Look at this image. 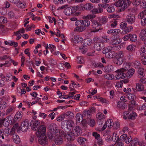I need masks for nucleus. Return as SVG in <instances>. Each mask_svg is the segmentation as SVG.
Here are the masks:
<instances>
[{"label": "nucleus", "mask_w": 146, "mask_h": 146, "mask_svg": "<svg viewBox=\"0 0 146 146\" xmlns=\"http://www.w3.org/2000/svg\"><path fill=\"white\" fill-rule=\"evenodd\" d=\"M60 133L61 135L65 136L68 140L73 141L75 139V137L81 135L82 133V131L81 127L78 126L75 127L71 132L67 135L66 132L62 130L60 131Z\"/></svg>", "instance_id": "f257e3e1"}, {"label": "nucleus", "mask_w": 146, "mask_h": 146, "mask_svg": "<svg viewBox=\"0 0 146 146\" xmlns=\"http://www.w3.org/2000/svg\"><path fill=\"white\" fill-rule=\"evenodd\" d=\"M74 123L72 120H64L61 123V128L67 133L66 135L70 132Z\"/></svg>", "instance_id": "f03ea898"}, {"label": "nucleus", "mask_w": 146, "mask_h": 146, "mask_svg": "<svg viewBox=\"0 0 146 146\" xmlns=\"http://www.w3.org/2000/svg\"><path fill=\"white\" fill-rule=\"evenodd\" d=\"M131 3V2L129 0H119L115 3L114 5L117 7H120V11H123Z\"/></svg>", "instance_id": "7ed1b4c3"}, {"label": "nucleus", "mask_w": 146, "mask_h": 146, "mask_svg": "<svg viewBox=\"0 0 146 146\" xmlns=\"http://www.w3.org/2000/svg\"><path fill=\"white\" fill-rule=\"evenodd\" d=\"M96 15L94 14H89L87 16L83 17L84 20H82L83 27L85 28L86 27L89 26L90 24V22L87 19H90L95 17Z\"/></svg>", "instance_id": "20e7f679"}, {"label": "nucleus", "mask_w": 146, "mask_h": 146, "mask_svg": "<svg viewBox=\"0 0 146 146\" xmlns=\"http://www.w3.org/2000/svg\"><path fill=\"white\" fill-rule=\"evenodd\" d=\"M92 22L91 26L92 28V32H97L101 29V25L97 20H92Z\"/></svg>", "instance_id": "39448f33"}, {"label": "nucleus", "mask_w": 146, "mask_h": 146, "mask_svg": "<svg viewBox=\"0 0 146 146\" xmlns=\"http://www.w3.org/2000/svg\"><path fill=\"white\" fill-rule=\"evenodd\" d=\"M82 22V20L77 21L75 22V25L76 27L74 29V31L81 32L85 29V28H84V27H83Z\"/></svg>", "instance_id": "423d86ee"}, {"label": "nucleus", "mask_w": 146, "mask_h": 146, "mask_svg": "<svg viewBox=\"0 0 146 146\" xmlns=\"http://www.w3.org/2000/svg\"><path fill=\"white\" fill-rule=\"evenodd\" d=\"M139 18L141 19V23L143 26L146 25V11H143L140 13L138 15Z\"/></svg>", "instance_id": "0eeeda50"}, {"label": "nucleus", "mask_w": 146, "mask_h": 146, "mask_svg": "<svg viewBox=\"0 0 146 146\" xmlns=\"http://www.w3.org/2000/svg\"><path fill=\"white\" fill-rule=\"evenodd\" d=\"M36 135L37 137H40L44 135L46 132V127L44 125H40L36 130Z\"/></svg>", "instance_id": "6e6552de"}, {"label": "nucleus", "mask_w": 146, "mask_h": 146, "mask_svg": "<svg viewBox=\"0 0 146 146\" xmlns=\"http://www.w3.org/2000/svg\"><path fill=\"white\" fill-rule=\"evenodd\" d=\"M115 72L117 73L115 76L117 79H123L126 77L125 72L121 69L117 70Z\"/></svg>", "instance_id": "1a4fd4ad"}, {"label": "nucleus", "mask_w": 146, "mask_h": 146, "mask_svg": "<svg viewBox=\"0 0 146 146\" xmlns=\"http://www.w3.org/2000/svg\"><path fill=\"white\" fill-rule=\"evenodd\" d=\"M29 121L27 119H26L21 123V129L23 132L26 131L29 127Z\"/></svg>", "instance_id": "9d476101"}, {"label": "nucleus", "mask_w": 146, "mask_h": 146, "mask_svg": "<svg viewBox=\"0 0 146 146\" xmlns=\"http://www.w3.org/2000/svg\"><path fill=\"white\" fill-rule=\"evenodd\" d=\"M80 7L82 11L85 10H90L93 7V5L92 3H88L86 4H81L80 5Z\"/></svg>", "instance_id": "9b49d317"}, {"label": "nucleus", "mask_w": 146, "mask_h": 146, "mask_svg": "<svg viewBox=\"0 0 146 146\" xmlns=\"http://www.w3.org/2000/svg\"><path fill=\"white\" fill-rule=\"evenodd\" d=\"M38 137H39L38 139V141L40 144L44 145L47 143L48 139L47 137L45 135H42L41 136Z\"/></svg>", "instance_id": "f8f14e48"}, {"label": "nucleus", "mask_w": 146, "mask_h": 146, "mask_svg": "<svg viewBox=\"0 0 146 146\" xmlns=\"http://www.w3.org/2000/svg\"><path fill=\"white\" fill-rule=\"evenodd\" d=\"M61 130H60V131ZM60 131H59V132ZM59 136H56L55 139V143L57 145H59L61 144L63 142V140L62 138H61V136L64 137L66 138L65 136H63V135H61V134L59 132Z\"/></svg>", "instance_id": "ddd939ff"}, {"label": "nucleus", "mask_w": 146, "mask_h": 146, "mask_svg": "<svg viewBox=\"0 0 146 146\" xmlns=\"http://www.w3.org/2000/svg\"><path fill=\"white\" fill-rule=\"evenodd\" d=\"M135 20V18L134 15L131 14H129L127 15V18L126 19V21L129 24H132L133 23Z\"/></svg>", "instance_id": "4468645a"}, {"label": "nucleus", "mask_w": 146, "mask_h": 146, "mask_svg": "<svg viewBox=\"0 0 146 146\" xmlns=\"http://www.w3.org/2000/svg\"><path fill=\"white\" fill-rule=\"evenodd\" d=\"M23 115V113L21 111H18L16 113L14 117L15 121H19L21 119Z\"/></svg>", "instance_id": "2eb2a0df"}, {"label": "nucleus", "mask_w": 146, "mask_h": 146, "mask_svg": "<svg viewBox=\"0 0 146 146\" xmlns=\"http://www.w3.org/2000/svg\"><path fill=\"white\" fill-rule=\"evenodd\" d=\"M65 117L68 119H72L74 117V115L73 113L71 111H68L64 113Z\"/></svg>", "instance_id": "dca6fc26"}, {"label": "nucleus", "mask_w": 146, "mask_h": 146, "mask_svg": "<svg viewBox=\"0 0 146 146\" xmlns=\"http://www.w3.org/2000/svg\"><path fill=\"white\" fill-rule=\"evenodd\" d=\"M144 2L145 3L143 2L141 3V0H133L132 3L134 5L136 6H138L140 4H145L144 7H146V0H144Z\"/></svg>", "instance_id": "f3484780"}, {"label": "nucleus", "mask_w": 146, "mask_h": 146, "mask_svg": "<svg viewBox=\"0 0 146 146\" xmlns=\"http://www.w3.org/2000/svg\"><path fill=\"white\" fill-rule=\"evenodd\" d=\"M21 129L20 127L19 126V123H16L14 124L11 130V132L17 131L18 132Z\"/></svg>", "instance_id": "a211bd4d"}, {"label": "nucleus", "mask_w": 146, "mask_h": 146, "mask_svg": "<svg viewBox=\"0 0 146 146\" xmlns=\"http://www.w3.org/2000/svg\"><path fill=\"white\" fill-rule=\"evenodd\" d=\"M133 29V28L132 27L130 26L127 27V26L121 32V34H127L132 31Z\"/></svg>", "instance_id": "6ab92c4d"}, {"label": "nucleus", "mask_w": 146, "mask_h": 146, "mask_svg": "<svg viewBox=\"0 0 146 146\" xmlns=\"http://www.w3.org/2000/svg\"><path fill=\"white\" fill-rule=\"evenodd\" d=\"M103 9L101 7L94 8L91 10V12L93 14H98L100 13L103 11Z\"/></svg>", "instance_id": "aec40b11"}, {"label": "nucleus", "mask_w": 146, "mask_h": 146, "mask_svg": "<svg viewBox=\"0 0 146 146\" xmlns=\"http://www.w3.org/2000/svg\"><path fill=\"white\" fill-rule=\"evenodd\" d=\"M139 56L140 57H143L144 56L146 55V49L145 47H141L139 50Z\"/></svg>", "instance_id": "412c9836"}, {"label": "nucleus", "mask_w": 146, "mask_h": 146, "mask_svg": "<svg viewBox=\"0 0 146 146\" xmlns=\"http://www.w3.org/2000/svg\"><path fill=\"white\" fill-rule=\"evenodd\" d=\"M131 63L132 67L136 69H138L141 67V63L139 61L136 60Z\"/></svg>", "instance_id": "4be33fe9"}, {"label": "nucleus", "mask_w": 146, "mask_h": 146, "mask_svg": "<svg viewBox=\"0 0 146 146\" xmlns=\"http://www.w3.org/2000/svg\"><path fill=\"white\" fill-rule=\"evenodd\" d=\"M13 139L14 142L16 143H20V139L19 136L16 134H13Z\"/></svg>", "instance_id": "5701e85b"}, {"label": "nucleus", "mask_w": 146, "mask_h": 146, "mask_svg": "<svg viewBox=\"0 0 146 146\" xmlns=\"http://www.w3.org/2000/svg\"><path fill=\"white\" fill-rule=\"evenodd\" d=\"M4 43L6 45H9L10 46H13L15 47L17 46H18V43L17 42H15L13 40H9L7 41H5Z\"/></svg>", "instance_id": "b1692460"}, {"label": "nucleus", "mask_w": 146, "mask_h": 146, "mask_svg": "<svg viewBox=\"0 0 146 146\" xmlns=\"http://www.w3.org/2000/svg\"><path fill=\"white\" fill-rule=\"evenodd\" d=\"M103 47L102 46L101 43L99 42L95 43L94 46V49L98 51L101 50Z\"/></svg>", "instance_id": "393cba45"}, {"label": "nucleus", "mask_w": 146, "mask_h": 146, "mask_svg": "<svg viewBox=\"0 0 146 146\" xmlns=\"http://www.w3.org/2000/svg\"><path fill=\"white\" fill-rule=\"evenodd\" d=\"M132 64L131 62H126L124 63L122 69H121L125 72V71L128 69L131 65Z\"/></svg>", "instance_id": "a878e982"}, {"label": "nucleus", "mask_w": 146, "mask_h": 146, "mask_svg": "<svg viewBox=\"0 0 146 146\" xmlns=\"http://www.w3.org/2000/svg\"><path fill=\"white\" fill-rule=\"evenodd\" d=\"M135 72V70L133 68H132L129 69L128 72L126 73V76H127L128 78H131L134 74Z\"/></svg>", "instance_id": "bb28decb"}, {"label": "nucleus", "mask_w": 146, "mask_h": 146, "mask_svg": "<svg viewBox=\"0 0 146 146\" xmlns=\"http://www.w3.org/2000/svg\"><path fill=\"white\" fill-rule=\"evenodd\" d=\"M137 71L138 76L139 78L143 77L145 75L144 69L142 68H140L138 69Z\"/></svg>", "instance_id": "cd10ccee"}, {"label": "nucleus", "mask_w": 146, "mask_h": 146, "mask_svg": "<svg viewBox=\"0 0 146 146\" xmlns=\"http://www.w3.org/2000/svg\"><path fill=\"white\" fill-rule=\"evenodd\" d=\"M50 127H53L52 129L53 131V132L56 133H58L57 135H58V132L59 133L60 130L59 131L58 130L57 125L56 124L52 123L50 125Z\"/></svg>", "instance_id": "c85d7f7f"}, {"label": "nucleus", "mask_w": 146, "mask_h": 146, "mask_svg": "<svg viewBox=\"0 0 146 146\" xmlns=\"http://www.w3.org/2000/svg\"><path fill=\"white\" fill-rule=\"evenodd\" d=\"M137 89L138 91L141 92L143 91L144 88V86L140 83H137L136 84Z\"/></svg>", "instance_id": "c756f323"}, {"label": "nucleus", "mask_w": 146, "mask_h": 146, "mask_svg": "<svg viewBox=\"0 0 146 146\" xmlns=\"http://www.w3.org/2000/svg\"><path fill=\"white\" fill-rule=\"evenodd\" d=\"M115 52L114 51H108L106 53V57L108 58H111L113 57Z\"/></svg>", "instance_id": "7c9ffc66"}, {"label": "nucleus", "mask_w": 146, "mask_h": 146, "mask_svg": "<svg viewBox=\"0 0 146 146\" xmlns=\"http://www.w3.org/2000/svg\"><path fill=\"white\" fill-rule=\"evenodd\" d=\"M139 36L141 40L146 37V29L141 30L139 35Z\"/></svg>", "instance_id": "2f4dec72"}, {"label": "nucleus", "mask_w": 146, "mask_h": 146, "mask_svg": "<svg viewBox=\"0 0 146 146\" xmlns=\"http://www.w3.org/2000/svg\"><path fill=\"white\" fill-rule=\"evenodd\" d=\"M111 44L112 45L119 44L121 42V40L119 38H115L111 40Z\"/></svg>", "instance_id": "473e14b6"}, {"label": "nucleus", "mask_w": 146, "mask_h": 146, "mask_svg": "<svg viewBox=\"0 0 146 146\" xmlns=\"http://www.w3.org/2000/svg\"><path fill=\"white\" fill-rule=\"evenodd\" d=\"M64 12L66 15H70L72 13V8L70 7H68L64 10Z\"/></svg>", "instance_id": "72a5a7b5"}, {"label": "nucleus", "mask_w": 146, "mask_h": 146, "mask_svg": "<svg viewBox=\"0 0 146 146\" xmlns=\"http://www.w3.org/2000/svg\"><path fill=\"white\" fill-rule=\"evenodd\" d=\"M40 125V121L38 120L35 121L33 125V129L34 130H36L38 128V126Z\"/></svg>", "instance_id": "f704fd0d"}, {"label": "nucleus", "mask_w": 146, "mask_h": 146, "mask_svg": "<svg viewBox=\"0 0 146 146\" xmlns=\"http://www.w3.org/2000/svg\"><path fill=\"white\" fill-rule=\"evenodd\" d=\"M77 141L80 144H85L86 139L80 137L77 139Z\"/></svg>", "instance_id": "c9c22d12"}, {"label": "nucleus", "mask_w": 146, "mask_h": 146, "mask_svg": "<svg viewBox=\"0 0 146 146\" xmlns=\"http://www.w3.org/2000/svg\"><path fill=\"white\" fill-rule=\"evenodd\" d=\"M92 40L90 38H87L82 40V42L84 44V46H86L90 44Z\"/></svg>", "instance_id": "e433bc0d"}, {"label": "nucleus", "mask_w": 146, "mask_h": 146, "mask_svg": "<svg viewBox=\"0 0 146 146\" xmlns=\"http://www.w3.org/2000/svg\"><path fill=\"white\" fill-rule=\"evenodd\" d=\"M113 67L111 65H109L106 66L105 68V71L107 72H109L113 71Z\"/></svg>", "instance_id": "4c0bfd02"}, {"label": "nucleus", "mask_w": 146, "mask_h": 146, "mask_svg": "<svg viewBox=\"0 0 146 146\" xmlns=\"http://www.w3.org/2000/svg\"><path fill=\"white\" fill-rule=\"evenodd\" d=\"M137 116V114L133 111H129V115L128 119L133 120L135 119V117Z\"/></svg>", "instance_id": "58836bf2"}, {"label": "nucleus", "mask_w": 146, "mask_h": 146, "mask_svg": "<svg viewBox=\"0 0 146 146\" xmlns=\"http://www.w3.org/2000/svg\"><path fill=\"white\" fill-rule=\"evenodd\" d=\"M130 39L131 41L135 42L137 41V35L134 34H130Z\"/></svg>", "instance_id": "ea45409f"}, {"label": "nucleus", "mask_w": 146, "mask_h": 146, "mask_svg": "<svg viewBox=\"0 0 146 146\" xmlns=\"http://www.w3.org/2000/svg\"><path fill=\"white\" fill-rule=\"evenodd\" d=\"M82 39L81 37L79 38L78 36H74V37L73 42L75 43L81 42H82Z\"/></svg>", "instance_id": "a19ab883"}, {"label": "nucleus", "mask_w": 146, "mask_h": 146, "mask_svg": "<svg viewBox=\"0 0 146 146\" xmlns=\"http://www.w3.org/2000/svg\"><path fill=\"white\" fill-rule=\"evenodd\" d=\"M16 5L18 7L22 8H25L26 5L25 2L20 1L17 3H16Z\"/></svg>", "instance_id": "79ce46f5"}, {"label": "nucleus", "mask_w": 146, "mask_h": 146, "mask_svg": "<svg viewBox=\"0 0 146 146\" xmlns=\"http://www.w3.org/2000/svg\"><path fill=\"white\" fill-rule=\"evenodd\" d=\"M80 5H76L74 6L72 8V10L73 13L76 12L78 11H82L81 7H80Z\"/></svg>", "instance_id": "37998d69"}, {"label": "nucleus", "mask_w": 146, "mask_h": 146, "mask_svg": "<svg viewBox=\"0 0 146 146\" xmlns=\"http://www.w3.org/2000/svg\"><path fill=\"white\" fill-rule=\"evenodd\" d=\"M135 47L134 45L130 44L129 45L126 47V49L129 52H132L135 49Z\"/></svg>", "instance_id": "c03bdc74"}, {"label": "nucleus", "mask_w": 146, "mask_h": 146, "mask_svg": "<svg viewBox=\"0 0 146 146\" xmlns=\"http://www.w3.org/2000/svg\"><path fill=\"white\" fill-rule=\"evenodd\" d=\"M76 121L77 122H80L83 119L82 115L80 113H78L76 115Z\"/></svg>", "instance_id": "a18cd8bd"}, {"label": "nucleus", "mask_w": 146, "mask_h": 146, "mask_svg": "<svg viewBox=\"0 0 146 146\" xmlns=\"http://www.w3.org/2000/svg\"><path fill=\"white\" fill-rule=\"evenodd\" d=\"M124 103L122 101H119L118 102L117 106L118 108L121 109H124L125 108L124 106Z\"/></svg>", "instance_id": "49530a36"}, {"label": "nucleus", "mask_w": 146, "mask_h": 146, "mask_svg": "<svg viewBox=\"0 0 146 146\" xmlns=\"http://www.w3.org/2000/svg\"><path fill=\"white\" fill-rule=\"evenodd\" d=\"M104 78L108 80H111L114 78V76L112 74H108L104 75Z\"/></svg>", "instance_id": "de8ad7c7"}, {"label": "nucleus", "mask_w": 146, "mask_h": 146, "mask_svg": "<svg viewBox=\"0 0 146 146\" xmlns=\"http://www.w3.org/2000/svg\"><path fill=\"white\" fill-rule=\"evenodd\" d=\"M125 61L124 59H121V58H117L116 59L115 61V63L118 65H120Z\"/></svg>", "instance_id": "09e8293b"}, {"label": "nucleus", "mask_w": 146, "mask_h": 146, "mask_svg": "<svg viewBox=\"0 0 146 146\" xmlns=\"http://www.w3.org/2000/svg\"><path fill=\"white\" fill-rule=\"evenodd\" d=\"M106 124L108 127L109 128H111L113 127V123L112 122V121L111 119H110L107 120L106 122Z\"/></svg>", "instance_id": "8fccbe9b"}, {"label": "nucleus", "mask_w": 146, "mask_h": 146, "mask_svg": "<svg viewBox=\"0 0 146 146\" xmlns=\"http://www.w3.org/2000/svg\"><path fill=\"white\" fill-rule=\"evenodd\" d=\"M115 9L114 6L112 5L109 6L107 9V11L108 13H112L114 12Z\"/></svg>", "instance_id": "3c124183"}, {"label": "nucleus", "mask_w": 146, "mask_h": 146, "mask_svg": "<svg viewBox=\"0 0 146 146\" xmlns=\"http://www.w3.org/2000/svg\"><path fill=\"white\" fill-rule=\"evenodd\" d=\"M137 109L139 110H142L146 109V103L143 104L142 105H139Z\"/></svg>", "instance_id": "603ef678"}, {"label": "nucleus", "mask_w": 146, "mask_h": 146, "mask_svg": "<svg viewBox=\"0 0 146 146\" xmlns=\"http://www.w3.org/2000/svg\"><path fill=\"white\" fill-rule=\"evenodd\" d=\"M112 139L114 142H118L117 141L119 140V137L117 135L116 133H113L112 135Z\"/></svg>", "instance_id": "864d4df0"}, {"label": "nucleus", "mask_w": 146, "mask_h": 146, "mask_svg": "<svg viewBox=\"0 0 146 146\" xmlns=\"http://www.w3.org/2000/svg\"><path fill=\"white\" fill-rule=\"evenodd\" d=\"M3 125L5 127H7L9 126L10 123H11L6 118L3 119Z\"/></svg>", "instance_id": "5fc2aeb1"}, {"label": "nucleus", "mask_w": 146, "mask_h": 146, "mask_svg": "<svg viewBox=\"0 0 146 146\" xmlns=\"http://www.w3.org/2000/svg\"><path fill=\"white\" fill-rule=\"evenodd\" d=\"M109 41V40L108 36H102L101 39V42L102 43L107 42H108Z\"/></svg>", "instance_id": "6e6d98bb"}, {"label": "nucleus", "mask_w": 146, "mask_h": 146, "mask_svg": "<svg viewBox=\"0 0 146 146\" xmlns=\"http://www.w3.org/2000/svg\"><path fill=\"white\" fill-rule=\"evenodd\" d=\"M9 130V129L8 128H5L4 129H3V135L4 134L6 136H8L10 134Z\"/></svg>", "instance_id": "4d7b16f0"}, {"label": "nucleus", "mask_w": 146, "mask_h": 146, "mask_svg": "<svg viewBox=\"0 0 146 146\" xmlns=\"http://www.w3.org/2000/svg\"><path fill=\"white\" fill-rule=\"evenodd\" d=\"M118 57L117 58H121V59H124L123 58L124 54L121 51H120L117 53Z\"/></svg>", "instance_id": "13d9d810"}, {"label": "nucleus", "mask_w": 146, "mask_h": 146, "mask_svg": "<svg viewBox=\"0 0 146 146\" xmlns=\"http://www.w3.org/2000/svg\"><path fill=\"white\" fill-rule=\"evenodd\" d=\"M129 115V112L127 111H125L123 113V119H128Z\"/></svg>", "instance_id": "bf43d9fd"}, {"label": "nucleus", "mask_w": 146, "mask_h": 146, "mask_svg": "<svg viewBox=\"0 0 146 146\" xmlns=\"http://www.w3.org/2000/svg\"><path fill=\"white\" fill-rule=\"evenodd\" d=\"M89 125L91 127H93L95 124V122L94 119H90L88 122Z\"/></svg>", "instance_id": "052dcab7"}, {"label": "nucleus", "mask_w": 146, "mask_h": 146, "mask_svg": "<svg viewBox=\"0 0 146 146\" xmlns=\"http://www.w3.org/2000/svg\"><path fill=\"white\" fill-rule=\"evenodd\" d=\"M65 118V117L64 114L63 113L57 117L56 119V120L58 121H62Z\"/></svg>", "instance_id": "680f3d73"}, {"label": "nucleus", "mask_w": 146, "mask_h": 146, "mask_svg": "<svg viewBox=\"0 0 146 146\" xmlns=\"http://www.w3.org/2000/svg\"><path fill=\"white\" fill-rule=\"evenodd\" d=\"M113 35L114 36L117 35L120 31V30L119 29H113Z\"/></svg>", "instance_id": "e2e57ef3"}, {"label": "nucleus", "mask_w": 146, "mask_h": 146, "mask_svg": "<svg viewBox=\"0 0 146 146\" xmlns=\"http://www.w3.org/2000/svg\"><path fill=\"white\" fill-rule=\"evenodd\" d=\"M97 143L98 145L100 146L103 145L104 143L103 141L101 138H99L97 139Z\"/></svg>", "instance_id": "0e129e2a"}, {"label": "nucleus", "mask_w": 146, "mask_h": 146, "mask_svg": "<svg viewBox=\"0 0 146 146\" xmlns=\"http://www.w3.org/2000/svg\"><path fill=\"white\" fill-rule=\"evenodd\" d=\"M7 22V19L4 17L1 16L0 17V23L4 24Z\"/></svg>", "instance_id": "69168bd1"}, {"label": "nucleus", "mask_w": 146, "mask_h": 146, "mask_svg": "<svg viewBox=\"0 0 146 146\" xmlns=\"http://www.w3.org/2000/svg\"><path fill=\"white\" fill-rule=\"evenodd\" d=\"M13 109L12 108L10 107L8 108L6 110L5 114L6 115H8L12 113Z\"/></svg>", "instance_id": "338daca9"}, {"label": "nucleus", "mask_w": 146, "mask_h": 146, "mask_svg": "<svg viewBox=\"0 0 146 146\" xmlns=\"http://www.w3.org/2000/svg\"><path fill=\"white\" fill-rule=\"evenodd\" d=\"M120 125L119 122H115L114 123H113V127L115 129H117L120 127Z\"/></svg>", "instance_id": "774afa93"}]
</instances>
